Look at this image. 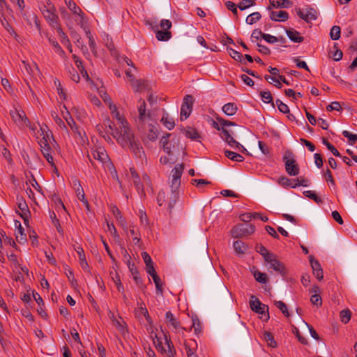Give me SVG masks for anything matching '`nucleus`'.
Listing matches in <instances>:
<instances>
[{
	"label": "nucleus",
	"mask_w": 357,
	"mask_h": 357,
	"mask_svg": "<svg viewBox=\"0 0 357 357\" xmlns=\"http://www.w3.org/2000/svg\"><path fill=\"white\" fill-rule=\"evenodd\" d=\"M42 14L52 26L56 27L59 25L54 6H49V10H45Z\"/></svg>",
	"instance_id": "nucleus-15"
},
{
	"label": "nucleus",
	"mask_w": 357,
	"mask_h": 357,
	"mask_svg": "<svg viewBox=\"0 0 357 357\" xmlns=\"http://www.w3.org/2000/svg\"><path fill=\"white\" fill-rule=\"evenodd\" d=\"M130 178L132 180L134 184L135 185L136 189L140 196L144 195V193L143 186L140 183L138 175L137 174L135 170L133 169H130Z\"/></svg>",
	"instance_id": "nucleus-26"
},
{
	"label": "nucleus",
	"mask_w": 357,
	"mask_h": 357,
	"mask_svg": "<svg viewBox=\"0 0 357 357\" xmlns=\"http://www.w3.org/2000/svg\"><path fill=\"white\" fill-rule=\"evenodd\" d=\"M50 218H52V223L54 224V225L56 227L57 231L61 233L62 231H61V226L59 223V220L56 218V214L52 212L50 213Z\"/></svg>",
	"instance_id": "nucleus-63"
},
{
	"label": "nucleus",
	"mask_w": 357,
	"mask_h": 357,
	"mask_svg": "<svg viewBox=\"0 0 357 357\" xmlns=\"http://www.w3.org/2000/svg\"><path fill=\"white\" fill-rule=\"evenodd\" d=\"M63 118L66 121L68 126L71 128V130L80 138L83 142L84 141L85 133L82 130L79 129L76 126L73 119L71 116L68 117L63 112Z\"/></svg>",
	"instance_id": "nucleus-18"
},
{
	"label": "nucleus",
	"mask_w": 357,
	"mask_h": 357,
	"mask_svg": "<svg viewBox=\"0 0 357 357\" xmlns=\"http://www.w3.org/2000/svg\"><path fill=\"white\" fill-rule=\"evenodd\" d=\"M39 129L36 126H29V128L33 132L36 138L40 139V143H55L52 132L45 124H38Z\"/></svg>",
	"instance_id": "nucleus-5"
},
{
	"label": "nucleus",
	"mask_w": 357,
	"mask_h": 357,
	"mask_svg": "<svg viewBox=\"0 0 357 357\" xmlns=\"http://www.w3.org/2000/svg\"><path fill=\"white\" fill-rule=\"evenodd\" d=\"M154 123L155 122L151 121H150L149 123H146L149 126L148 138L151 141L155 140L158 138V129L153 126Z\"/></svg>",
	"instance_id": "nucleus-31"
},
{
	"label": "nucleus",
	"mask_w": 357,
	"mask_h": 357,
	"mask_svg": "<svg viewBox=\"0 0 357 357\" xmlns=\"http://www.w3.org/2000/svg\"><path fill=\"white\" fill-rule=\"evenodd\" d=\"M269 268H273L275 271L278 272L282 275L287 274V269L282 262H281L275 254L266 255V261Z\"/></svg>",
	"instance_id": "nucleus-8"
},
{
	"label": "nucleus",
	"mask_w": 357,
	"mask_h": 357,
	"mask_svg": "<svg viewBox=\"0 0 357 357\" xmlns=\"http://www.w3.org/2000/svg\"><path fill=\"white\" fill-rule=\"evenodd\" d=\"M250 272L253 275L255 280L261 284H266L268 281L267 275L259 271L255 266L250 268Z\"/></svg>",
	"instance_id": "nucleus-22"
},
{
	"label": "nucleus",
	"mask_w": 357,
	"mask_h": 357,
	"mask_svg": "<svg viewBox=\"0 0 357 357\" xmlns=\"http://www.w3.org/2000/svg\"><path fill=\"white\" fill-rule=\"evenodd\" d=\"M269 2L274 8H288L291 3L289 0H269Z\"/></svg>",
	"instance_id": "nucleus-33"
},
{
	"label": "nucleus",
	"mask_w": 357,
	"mask_h": 357,
	"mask_svg": "<svg viewBox=\"0 0 357 357\" xmlns=\"http://www.w3.org/2000/svg\"><path fill=\"white\" fill-rule=\"evenodd\" d=\"M286 33L289 38L294 43H299L304 40V38L300 36V33L293 29H287Z\"/></svg>",
	"instance_id": "nucleus-29"
},
{
	"label": "nucleus",
	"mask_w": 357,
	"mask_h": 357,
	"mask_svg": "<svg viewBox=\"0 0 357 357\" xmlns=\"http://www.w3.org/2000/svg\"><path fill=\"white\" fill-rule=\"evenodd\" d=\"M56 144L55 143H40V149L42 153L45 158L47 160V161L51 165L52 167H55L54 162V158L52 155V147H54Z\"/></svg>",
	"instance_id": "nucleus-13"
},
{
	"label": "nucleus",
	"mask_w": 357,
	"mask_h": 357,
	"mask_svg": "<svg viewBox=\"0 0 357 357\" xmlns=\"http://www.w3.org/2000/svg\"><path fill=\"white\" fill-rule=\"evenodd\" d=\"M341 321L347 324L349 321L351 316V313L349 310H343L340 314Z\"/></svg>",
	"instance_id": "nucleus-49"
},
{
	"label": "nucleus",
	"mask_w": 357,
	"mask_h": 357,
	"mask_svg": "<svg viewBox=\"0 0 357 357\" xmlns=\"http://www.w3.org/2000/svg\"><path fill=\"white\" fill-rule=\"evenodd\" d=\"M222 111L226 115L232 116L236 112L237 107L233 103H227L222 107Z\"/></svg>",
	"instance_id": "nucleus-32"
},
{
	"label": "nucleus",
	"mask_w": 357,
	"mask_h": 357,
	"mask_svg": "<svg viewBox=\"0 0 357 357\" xmlns=\"http://www.w3.org/2000/svg\"><path fill=\"white\" fill-rule=\"evenodd\" d=\"M275 103H276V105L278 106V109L281 112H282L284 114H287V113L289 112V107L286 104L283 103L281 100H277L275 101Z\"/></svg>",
	"instance_id": "nucleus-53"
},
{
	"label": "nucleus",
	"mask_w": 357,
	"mask_h": 357,
	"mask_svg": "<svg viewBox=\"0 0 357 357\" xmlns=\"http://www.w3.org/2000/svg\"><path fill=\"white\" fill-rule=\"evenodd\" d=\"M160 121L169 130H172L175 126L174 119L166 112L162 114Z\"/></svg>",
	"instance_id": "nucleus-27"
},
{
	"label": "nucleus",
	"mask_w": 357,
	"mask_h": 357,
	"mask_svg": "<svg viewBox=\"0 0 357 357\" xmlns=\"http://www.w3.org/2000/svg\"><path fill=\"white\" fill-rule=\"evenodd\" d=\"M10 115L13 122L19 127L23 128L28 126L29 128V122L26 116L25 112L19 105H13L10 110Z\"/></svg>",
	"instance_id": "nucleus-7"
},
{
	"label": "nucleus",
	"mask_w": 357,
	"mask_h": 357,
	"mask_svg": "<svg viewBox=\"0 0 357 357\" xmlns=\"http://www.w3.org/2000/svg\"><path fill=\"white\" fill-rule=\"evenodd\" d=\"M232 249L234 255L239 257L243 258L245 254V240L242 239H233L232 240Z\"/></svg>",
	"instance_id": "nucleus-14"
},
{
	"label": "nucleus",
	"mask_w": 357,
	"mask_h": 357,
	"mask_svg": "<svg viewBox=\"0 0 357 357\" xmlns=\"http://www.w3.org/2000/svg\"><path fill=\"white\" fill-rule=\"evenodd\" d=\"M264 338L269 347L272 348H275L277 347V343L274 340V337L270 332L265 331L264 333Z\"/></svg>",
	"instance_id": "nucleus-38"
},
{
	"label": "nucleus",
	"mask_w": 357,
	"mask_h": 357,
	"mask_svg": "<svg viewBox=\"0 0 357 357\" xmlns=\"http://www.w3.org/2000/svg\"><path fill=\"white\" fill-rule=\"evenodd\" d=\"M231 235L233 239L245 240V227L243 224L235 226L231 231Z\"/></svg>",
	"instance_id": "nucleus-19"
},
{
	"label": "nucleus",
	"mask_w": 357,
	"mask_h": 357,
	"mask_svg": "<svg viewBox=\"0 0 357 357\" xmlns=\"http://www.w3.org/2000/svg\"><path fill=\"white\" fill-rule=\"evenodd\" d=\"M54 86L57 91L58 95L59 96V98L61 100H66V95L65 93L64 89H63V87L61 86L60 81L58 79H55L54 80Z\"/></svg>",
	"instance_id": "nucleus-40"
},
{
	"label": "nucleus",
	"mask_w": 357,
	"mask_h": 357,
	"mask_svg": "<svg viewBox=\"0 0 357 357\" xmlns=\"http://www.w3.org/2000/svg\"><path fill=\"white\" fill-rule=\"evenodd\" d=\"M303 194L305 197L313 199L317 204L322 203V199L318 197L316 192L313 190H306L303 192Z\"/></svg>",
	"instance_id": "nucleus-43"
},
{
	"label": "nucleus",
	"mask_w": 357,
	"mask_h": 357,
	"mask_svg": "<svg viewBox=\"0 0 357 357\" xmlns=\"http://www.w3.org/2000/svg\"><path fill=\"white\" fill-rule=\"evenodd\" d=\"M265 79L268 81L269 83L274 84L276 87L280 89L282 88V84L280 82L279 77L271 76V75H265Z\"/></svg>",
	"instance_id": "nucleus-44"
},
{
	"label": "nucleus",
	"mask_w": 357,
	"mask_h": 357,
	"mask_svg": "<svg viewBox=\"0 0 357 357\" xmlns=\"http://www.w3.org/2000/svg\"><path fill=\"white\" fill-rule=\"evenodd\" d=\"M160 27L162 30L168 31L172 27V22L169 20H162Z\"/></svg>",
	"instance_id": "nucleus-64"
},
{
	"label": "nucleus",
	"mask_w": 357,
	"mask_h": 357,
	"mask_svg": "<svg viewBox=\"0 0 357 357\" xmlns=\"http://www.w3.org/2000/svg\"><path fill=\"white\" fill-rule=\"evenodd\" d=\"M54 28L56 29V32H57L59 36L60 37L61 42L62 43V44L66 45L68 47V49L70 52H72V47H71V45L70 43V41H69L67 36L62 31V29H61V27L59 25Z\"/></svg>",
	"instance_id": "nucleus-30"
},
{
	"label": "nucleus",
	"mask_w": 357,
	"mask_h": 357,
	"mask_svg": "<svg viewBox=\"0 0 357 357\" xmlns=\"http://www.w3.org/2000/svg\"><path fill=\"white\" fill-rule=\"evenodd\" d=\"M261 97L263 102L270 103L272 102V96L270 91H264L261 93Z\"/></svg>",
	"instance_id": "nucleus-58"
},
{
	"label": "nucleus",
	"mask_w": 357,
	"mask_h": 357,
	"mask_svg": "<svg viewBox=\"0 0 357 357\" xmlns=\"http://www.w3.org/2000/svg\"><path fill=\"white\" fill-rule=\"evenodd\" d=\"M89 159L91 161L92 158L102 164L105 169L110 172L113 178L119 180L117 173L113 164L111 162L105 149L102 146H97L92 149L91 153L88 155Z\"/></svg>",
	"instance_id": "nucleus-4"
},
{
	"label": "nucleus",
	"mask_w": 357,
	"mask_h": 357,
	"mask_svg": "<svg viewBox=\"0 0 357 357\" xmlns=\"http://www.w3.org/2000/svg\"><path fill=\"white\" fill-rule=\"evenodd\" d=\"M107 231H109L114 238L119 237L117 234L116 229L113 225V223H110L109 222H107Z\"/></svg>",
	"instance_id": "nucleus-60"
},
{
	"label": "nucleus",
	"mask_w": 357,
	"mask_h": 357,
	"mask_svg": "<svg viewBox=\"0 0 357 357\" xmlns=\"http://www.w3.org/2000/svg\"><path fill=\"white\" fill-rule=\"evenodd\" d=\"M74 59L76 67L80 71L82 77L89 82L91 89L93 91H97L105 104L108 105L114 122L112 124L111 121L107 119L105 123L112 131L113 137L122 147L128 148L136 157L142 158L144 155V151L139 146L138 140L135 139L132 129L123 112L112 103L111 99L102 87H98L89 79L81 61L78 60L75 56H74Z\"/></svg>",
	"instance_id": "nucleus-1"
},
{
	"label": "nucleus",
	"mask_w": 357,
	"mask_h": 357,
	"mask_svg": "<svg viewBox=\"0 0 357 357\" xmlns=\"http://www.w3.org/2000/svg\"><path fill=\"white\" fill-rule=\"evenodd\" d=\"M322 143L331 151V153L336 157H340L339 151L331 144L326 139L323 138Z\"/></svg>",
	"instance_id": "nucleus-48"
},
{
	"label": "nucleus",
	"mask_w": 357,
	"mask_h": 357,
	"mask_svg": "<svg viewBox=\"0 0 357 357\" xmlns=\"http://www.w3.org/2000/svg\"><path fill=\"white\" fill-rule=\"evenodd\" d=\"M250 307L255 313L258 314L259 318L263 321H267L270 317L268 305L262 303L258 298L251 296L250 299Z\"/></svg>",
	"instance_id": "nucleus-6"
},
{
	"label": "nucleus",
	"mask_w": 357,
	"mask_h": 357,
	"mask_svg": "<svg viewBox=\"0 0 357 357\" xmlns=\"http://www.w3.org/2000/svg\"><path fill=\"white\" fill-rule=\"evenodd\" d=\"M183 170V165L180 164H177L172 169L171 173L172 179L170 181V186L172 191H176L179 188Z\"/></svg>",
	"instance_id": "nucleus-11"
},
{
	"label": "nucleus",
	"mask_w": 357,
	"mask_h": 357,
	"mask_svg": "<svg viewBox=\"0 0 357 357\" xmlns=\"http://www.w3.org/2000/svg\"><path fill=\"white\" fill-rule=\"evenodd\" d=\"M85 31V33H86V36L89 40V47H90V49L92 51V52L96 54V43H95V40L91 33V32L86 29V28L84 29Z\"/></svg>",
	"instance_id": "nucleus-41"
},
{
	"label": "nucleus",
	"mask_w": 357,
	"mask_h": 357,
	"mask_svg": "<svg viewBox=\"0 0 357 357\" xmlns=\"http://www.w3.org/2000/svg\"><path fill=\"white\" fill-rule=\"evenodd\" d=\"M155 285L156 290L158 293H162V283L160 278L158 275H154L152 278Z\"/></svg>",
	"instance_id": "nucleus-52"
},
{
	"label": "nucleus",
	"mask_w": 357,
	"mask_h": 357,
	"mask_svg": "<svg viewBox=\"0 0 357 357\" xmlns=\"http://www.w3.org/2000/svg\"><path fill=\"white\" fill-rule=\"evenodd\" d=\"M192 328L194 329V332L196 335L201 333L202 330V324L197 316L192 317Z\"/></svg>",
	"instance_id": "nucleus-34"
},
{
	"label": "nucleus",
	"mask_w": 357,
	"mask_h": 357,
	"mask_svg": "<svg viewBox=\"0 0 357 357\" xmlns=\"http://www.w3.org/2000/svg\"><path fill=\"white\" fill-rule=\"evenodd\" d=\"M270 18L276 22H285L289 18L287 12L284 10L271 11Z\"/></svg>",
	"instance_id": "nucleus-24"
},
{
	"label": "nucleus",
	"mask_w": 357,
	"mask_h": 357,
	"mask_svg": "<svg viewBox=\"0 0 357 357\" xmlns=\"http://www.w3.org/2000/svg\"><path fill=\"white\" fill-rule=\"evenodd\" d=\"M286 172L290 176H296L299 174V167L294 159H287L285 161Z\"/></svg>",
	"instance_id": "nucleus-20"
},
{
	"label": "nucleus",
	"mask_w": 357,
	"mask_h": 357,
	"mask_svg": "<svg viewBox=\"0 0 357 357\" xmlns=\"http://www.w3.org/2000/svg\"><path fill=\"white\" fill-rule=\"evenodd\" d=\"M137 112L138 116L137 121L142 123H146L151 122H155L156 119L153 117L149 112L146 109V102L143 100H140L137 104Z\"/></svg>",
	"instance_id": "nucleus-10"
},
{
	"label": "nucleus",
	"mask_w": 357,
	"mask_h": 357,
	"mask_svg": "<svg viewBox=\"0 0 357 357\" xmlns=\"http://www.w3.org/2000/svg\"><path fill=\"white\" fill-rule=\"evenodd\" d=\"M197 349V343L195 341H192L185 344V351L188 357H199L196 354Z\"/></svg>",
	"instance_id": "nucleus-28"
},
{
	"label": "nucleus",
	"mask_w": 357,
	"mask_h": 357,
	"mask_svg": "<svg viewBox=\"0 0 357 357\" xmlns=\"http://www.w3.org/2000/svg\"><path fill=\"white\" fill-rule=\"evenodd\" d=\"M263 39L270 44H273L278 41V39L275 36L267 33H264Z\"/></svg>",
	"instance_id": "nucleus-62"
},
{
	"label": "nucleus",
	"mask_w": 357,
	"mask_h": 357,
	"mask_svg": "<svg viewBox=\"0 0 357 357\" xmlns=\"http://www.w3.org/2000/svg\"><path fill=\"white\" fill-rule=\"evenodd\" d=\"M261 17L259 13L255 12L247 16V24H253Z\"/></svg>",
	"instance_id": "nucleus-45"
},
{
	"label": "nucleus",
	"mask_w": 357,
	"mask_h": 357,
	"mask_svg": "<svg viewBox=\"0 0 357 357\" xmlns=\"http://www.w3.org/2000/svg\"><path fill=\"white\" fill-rule=\"evenodd\" d=\"M52 117L54 118V119L56 123L58 125V126L61 129H62L66 134H67L68 135V132L67 130L66 126L64 121L61 118H59L56 113L52 114Z\"/></svg>",
	"instance_id": "nucleus-47"
},
{
	"label": "nucleus",
	"mask_w": 357,
	"mask_h": 357,
	"mask_svg": "<svg viewBox=\"0 0 357 357\" xmlns=\"http://www.w3.org/2000/svg\"><path fill=\"white\" fill-rule=\"evenodd\" d=\"M264 35V33H262L260 30L255 29L250 37V40L252 43H259L261 41V39H263V36Z\"/></svg>",
	"instance_id": "nucleus-39"
},
{
	"label": "nucleus",
	"mask_w": 357,
	"mask_h": 357,
	"mask_svg": "<svg viewBox=\"0 0 357 357\" xmlns=\"http://www.w3.org/2000/svg\"><path fill=\"white\" fill-rule=\"evenodd\" d=\"M18 207L21 211L26 213L28 211V206L26 203L22 199H17Z\"/></svg>",
	"instance_id": "nucleus-61"
},
{
	"label": "nucleus",
	"mask_w": 357,
	"mask_h": 357,
	"mask_svg": "<svg viewBox=\"0 0 357 357\" xmlns=\"http://www.w3.org/2000/svg\"><path fill=\"white\" fill-rule=\"evenodd\" d=\"M328 111H340L342 109L341 105L339 102H332L330 105L326 107Z\"/></svg>",
	"instance_id": "nucleus-56"
},
{
	"label": "nucleus",
	"mask_w": 357,
	"mask_h": 357,
	"mask_svg": "<svg viewBox=\"0 0 357 357\" xmlns=\"http://www.w3.org/2000/svg\"><path fill=\"white\" fill-rule=\"evenodd\" d=\"M114 283L116 284L117 289L119 292H123L124 289L121 282L120 277L118 274H116L114 277H112Z\"/></svg>",
	"instance_id": "nucleus-55"
},
{
	"label": "nucleus",
	"mask_w": 357,
	"mask_h": 357,
	"mask_svg": "<svg viewBox=\"0 0 357 357\" xmlns=\"http://www.w3.org/2000/svg\"><path fill=\"white\" fill-rule=\"evenodd\" d=\"M15 236L18 243L24 244L26 241V234L24 233V229L22 228L21 223L18 221L15 222Z\"/></svg>",
	"instance_id": "nucleus-23"
},
{
	"label": "nucleus",
	"mask_w": 357,
	"mask_h": 357,
	"mask_svg": "<svg viewBox=\"0 0 357 357\" xmlns=\"http://www.w3.org/2000/svg\"><path fill=\"white\" fill-rule=\"evenodd\" d=\"M172 37L171 32L169 31L160 30L156 32V38L160 41H167Z\"/></svg>",
	"instance_id": "nucleus-36"
},
{
	"label": "nucleus",
	"mask_w": 357,
	"mask_h": 357,
	"mask_svg": "<svg viewBox=\"0 0 357 357\" xmlns=\"http://www.w3.org/2000/svg\"><path fill=\"white\" fill-rule=\"evenodd\" d=\"M185 135L187 137L191 139L192 140L199 141L200 139V135L199 132L192 128H188L185 130Z\"/></svg>",
	"instance_id": "nucleus-35"
},
{
	"label": "nucleus",
	"mask_w": 357,
	"mask_h": 357,
	"mask_svg": "<svg viewBox=\"0 0 357 357\" xmlns=\"http://www.w3.org/2000/svg\"><path fill=\"white\" fill-rule=\"evenodd\" d=\"M310 262L313 271V274L318 280H321L324 278V273L320 264L312 257L310 259Z\"/></svg>",
	"instance_id": "nucleus-21"
},
{
	"label": "nucleus",
	"mask_w": 357,
	"mask_h": 357,
	"mask_svg": "<svg viewBox=\"0 0 357 357\" xmlns=\"http://www.w3.org/2000/svg\"><path fill=\"white\" fill-rule=\"evenodd\" d=\"M20 68L23 73H26L27 75L31 77L36 76V75H39L40 73L38 66L34 62H32L31 64H29L25 61H23Z\"/></svg>",
	"instance_id": "nucleus-17"
},
{
	"label": "nucleus",
	"mask_w": 357,
	"mask_h": 357,
	"mask_svg": "<svg viewBox=\"0 0 357 357\" xmlns=\"http://www.w3.org/2000/svg\"><path fill=\"white\" fill-rule=\"evenodd\" d=\"M278 183L284 188H288L289 187V185H291V179L285 176H282L279 178Z\"/></svg>",
	"instance_id": "nucleus-59"
},
{
	"label": "nucleus",
	"mask_w": 357,
	"mask_h": 357,
	"mask_svg": "<svg viewBox=\"0 0 357 357\" xmlns=\"http://www.w3.org/2000/svg\"><path fill=\"white\" fill-rule=\"evenodd\" d=\"M110 319L112 321L113 324L118 328L119 330L123 331L124 329V326L123 324V321L121 319H117L114 317L113 314L111 313V315L109 316Z\"/></svg>",
	"instance_id": "nucleus-50"
},
{
	"label": "nucleus",
	"mask_w": 357,
	"mask_h": 357,
	"mask_svg": "<svg viewBox=\"0 0 357 357\" xmlns=\"http://www.w3.org/2000/svg\"><path fill=\"white\" fill-rule=\"evenodd\" d=\"M225 154L227 158H229L230 160H231L233 161L241 162L244 160V158L243 155H241L238 153H236L235 152H233V151H225Z\"/></svg>",
	"instance_id": "nucleus-37"
},
{
	"label": "nucleus",
	"mask_w": 357,
	"mask_h": 357,
	"mask_svg": "<svg viewBox=\"0 0 357 357\" xmlns=\"http://www.w3.org/2000/svg\"><path fill=\"white\" fill-rule=\"evenodd\" d=\"M310 301L313 305L317 306H321L322 304L321 298L319 294H312Z\"/></svg>",
	"instance_id": "nucleus-57"
},
{
	"label": "nucleus",
	"mask_w": 357,
	"mask_h": 357,
	"mask_svg": "<svg viewBox=\"0 0 357 357\" xmlns=\"http://www.w3.org/2000/svg\"><path fill=\"white\" fill-rule=\"evenodd\" d=\"M297 15L300 18L307 23L312 20H315L317 18V12L312 8H307L305 13L301 9H298L297 10Z\"/></svg>",
	"instance_id": "nucleus-16"
},
{
	"label": "nucleus",
	"mask_w": 357,
	"mask_h": 357,
	"mask_svg": "<svg viewBox=\"0 0 357 357\" xmlns=\"http://www.w3.org/2000/svg\"><path fill=\"white\" fill-rule=\"evenodd\" d=\"M211 126L221 132V138L231 147L236 148L238 150H245L244 146L234 140L231 136L234 132L231 130V127L235 126L234 123L225 120L222 118L217 117L215 120L211 121Z\"/></svg>",
	"instance_id": "nucleus-3"
},
{
	"label": "nucleus",
	"mask_w": 357,
	"mask_h": 357,
	"mask_svg": "<svg viewBox=\"0 0 357 357\" xmlns=\"http://www.w3.org/2000/svg\"><path fill=\"white\" fill-rule=\"evenodd\" d=\"M227 51L230 56H231L234 60L241 61L243 55L239 52L231 47H227Z\"/></svg>",
	"instance_id": "nucleus-46"
},
{
	"label": "nucleus",
	"mask_w": 357,
	"mask_h": 357,
	"mask_svg": "<svg viewBox=\"0 0 357 357\" xmlns=\"http://www.w3.org/2000/svg\"><path fill=\"white\" fill-rule=\"evenodd\" d=\"M275 305H276V307L278 308H279L281 312L286 316V317H289V312H288V310H287V307L286 305V304L282 302V301H275Z\"/></svg>",
	"instance_id": "nucleus-51"
},
{
	"label": "nucleus",
	"mask_w": 357,
	"mask_h": 357,
	"mask_svg": "<svg viewBox=\"0 0 357 357\" xmlns=\"http://www.w3.org/2000/svg\"><path fill=\"white\" fill-rule=\"evenodd\" d=\"M193 101V98L190 95H187L184 97L181 107L180 118L181 121L187 119L190 115L192 109Z\"/></svg>",
	"instance_id": "nucleus-12"
},
{
	"label": "nucleus",
	"mask_w": 357,
	"mask_h": 357,
	"mask_svg": "<svg viewBox=\"0 0 357 357\" xmlns=\"http://www.w3.org/2000/svg\"><path fill=\"white\" fill-rule=\"evenodd\" d=\"M341 29L339 26H333L330 32L331 38L333 40H338L340 37Z\"/></svg>",
	"instance_id": "nucleus-42"
},
{
	"label": "nucleus",
	"mask_w": 357,
	"mask_h": 357,
	"mask_svg": "<svg viewBox=\"0 0 357 357\" xmlns=\"http://www.w3.org/2000/svg\"><path fill=\"white\" fill-rule=\"evenodd\" d=\"M247 218H250V219H260L261 220H262L263 222H266L268 220V217L266 216H264L262 215L261 214L259 213H250V214H247Z\"/></svg>",
	"instance_id": "nucleus-54"
},
{
	"label": "nucleus",
	"mask_w": 357,
	"mask_h": 357,
	"mask_svg": "<svg viewBox=\"0 0 357 357\" xmlns=\"http://www.w3.org/2000/svg\"><path fill=\"white\" fill-rule=\"evenodd\" d=\"M74 187L77 198L85 205L86 208L89 209V203L86 199L85 198L84 192L80 183L77 181L75 182Z\"/></svg>",
	"instance_id": "nucleus-25"
},
{
	"label": "nucleus",
	"mask_w": 357,
	"mask_h": 357,
	"mask_svg": "<svg viewBox=\"0 0 357 357\" xmlns=\"http://www.w3.org/2000/svg\"><path fill=\"white\" fill-rule=\"evenodd\" d=\"M165 321L167 327L173 332L183 335L185 328L182 327L178 319L170 312L165 313Z\"/></svg>",
	"instance_id": "nucleus-9"
},
{
	"label": "nucleus",
	"mask_w": 357,
	"mask_h": 357,
	"mask_svg": "<svg viewBox=\"0 0 357 357\" xmlns=\"http://www.w3.org/2000/svg\"><path fill=\"white\" fill-rule=\"evenodd\" d=\"M67 9L61 8V16L66 25L71 28L74 23L79 25L84 29L87 24V19L79 6L73 0H65Z\"/></svg>",
	"instance_id": "nucleus-2"
}]
</instances>
